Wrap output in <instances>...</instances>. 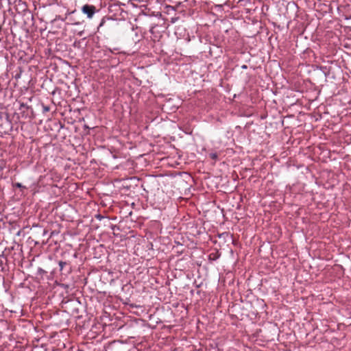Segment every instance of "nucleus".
<instances>
[{"instance_id":"obj_3","label":"nucleus","mask_w":351,"mask_h":351,"mask_svg":"<svg viewBox=\"0 0 351 351\" xmlns=\"http://www.w3.org/2000/svg\"><path fill=\"white\" fill-rule=\"evenodd\" d=\"M16 186H17V187H21V186H22V185H21V184H20V183H17V184H16Z\"/></svg>"},{"instance_id":"obj_2","label":"nucleus","mask_w":351,"mask_h":351,"mask_svg":"<svg viewBox=\"0 0 351 351\" xmlns=\"http://www.w3.org/2000/svg\"><path fill=\"white\" fill-rule=\"evenodd\" d=\"M210 156L212 159H215V158H217V155L215 153H212L210 154Z\"/></svg>"},{"instance_id":"obj_1","label":"nucleus","mask_w":351,"mask_h":351,"mask_svg":"<svg viewBox=\"0 0 351 351\" xmlns=\"http://www.w3.org/2000/svg\"><path fill=\"white\" fill-rule=\"evenodd\" d=\"M96 8L94 5L86 4L82 8V12L86 14L88 19H92L95 13Z\"/></svg>"}]
</instances>
